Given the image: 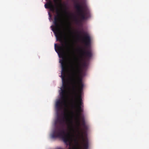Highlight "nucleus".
I'll list each match as a JSON object with an SVG mask.
<instances>
[{
    "label": "nucleus",
    "mask_w": 149,
    "mask_h": 149,
    "mask_svg": "<svg viewBox=\"0 0 149 149\" xmlns=\"http://www.w3.org/2000/svg\"><path fill=\"white\" fill-rule=\"evenodd\" d=\"M69 63L70 70L69 78L72 85L71 105L76 110L75 119L77 125V130L81 139H88L87 137L88 127L86 124L84 116L81 114L83 111V103L81 94L77 99V90L81 93L82 91L84 84L82 81L80 61L74 56L73 59H70Z\"/></svg>",
    "instance_id": "1"
},
{
    "label": "nucleus",
    "mask_w": 149,
    "mask_h": 149,
    "mask_svg": "<svg viewBox=\"0 0 149 149\" xmlns=\"http://www.w3.org/2000/svg\"><path fill=\"white\" fill-rule=\"evenodd\" d=\"M83 33L84 35L83 41L88 50L86 51L85 49H81L80 52L82 56H84L87 60H89L92 55L91 50L89 49L91 45V38L89 34L87 32H83Z\"/></svg>",
    "instance_id": "5"
},
{
    "label": "nucleus",
    "mask_w": 149,
    "mask_h": 149,
    "mask_svg": "<svg viewBox=\"0 0 149 149\" xmlns=\"http://www.w3.org/2000/svg\"><path fill=\"white\" fill-rule=\"evenodd\" d=\"M65 47L67 48V49L70 51V46L69 44H68L67 42L66 41H65Z\"/></svg>",
    "instance_id": "8"
},
{
    "label": "nucleus",
    "mask_w": 149,
    "mask_h": 149,
    "mask_svg": "<svg viewBox=\"0 0 149 149\" xmlns=\"http://www.w3.org/2000/svg\"><path fill=\"white\" fill-rule=\"evenodd\" d=\"M54 46L56 51L58 54L60 53H61L63 58L62 59L60 60L59 61V62L61 64L62 69L61 77L62 80V86L61 88V91L60 93L62 101L60 100H57L56 102L55 106L56 109L58 111H59L63 109V104H65L66 103V99L67 97L66 89L67 85L65 79V74L67 68L66 62L63 57L64 45L62 44V46H60L55 44Z\"/></svg>",
    "instance_id": "2"
},
{
    "label": "nucleus",
    "mask_w": 149,
    "mask_h": 149,
    "mask_svg": "<svg viewBox=\"0 0 149 149\" xmlns=\"http://www.w3.org/2000/svg\"><path fill=\"white\" fill-rule=\"evenodd\" d=\"M54 1L55 2L57 1H59V6L60 7V9H58V8L56 9V13L57 15L55 16L54 18V24L55 27L52 29V30H60L59 29L60 24L59 22L60 21L61 17V11L63 8L65 9L64 10V13L66 14H68V13L66 11V7L63 5L61 3V0H54Z\"/></svg>",
    "instance_id": "6"
},
{
    "label": "nucleus",
    "mask_w": 149,
    "mask_h": 149,
    "mask_svg": "<svg viewBox=\"0 0 149 149\" xmlns=\"http://www.w3.org/2000/svg\"><path fill=\"white\" fill-rule=\"evenodd\" d=\"M69 31L70 32H71V31L70 30Z\"/></svg>",
    "instance_id": "11"
},
{
    "label": "nucleus",
    "mask_w": 149,
    "mask_h": 149,
    "mask_svg": "<svg viewBox=\"0 0 149 149\" xmlns=\"http://www.w3.org/2000/svg\"><path fill=\"white\" fill-rule=\"evenodd\" d=\"M75 149H79V148H76Z\"/></svg>",
    "instance_id": "10"
},
{
    "label": "nucleus",
    "mask_w": 149,
    "mask_h": 149,
    "mask_svg": "<svg viewBox=\"0 0 149 149\" xmlns=\"http://www.w3.org/2000/svg\"><path fill=\"white\" fill-rule=\"evenodd\" d=\"M45 7L46 8H49L51 11H54V8L51 1L49 0L45 5Z\"/></svg>",
    "instance_id": "7"
},
{
    "label": "nucleus",
    "mask_w": 149,
    "mask_h": 149,
    "mask_svg": "<svg viewBox=\"0 0 149 149\" xmlns=\"http://www.w3.org/2000/svg\"><path fill=\"white\" fill-rule=\"evenodd\" d=\"M79 33H81V31H80V32H79Z\"/></svg>",
    "instance_id": "12"
},
{
    "label": "nucleus",
    "mask_w": 149,
    "mask_h": 149,
    "mask_svg": "<svg viewBox=\"0 0 149 149\" xmlns=\"http://www.w3.org/2000/svg\"><path fill=\"white\" fill-rule=\"evenodd\" d=\"M87 65L86 61H84L82 64V66L83 68H86L87 67Z\"/></svg>",
    "instance_id": "9"
},
{
    "label": "nucleus",
    "mask_w": 149,
    "mask_h": 149,
    "mask_svg": "<svg viewBox=\"0 0 149 149\" xmlns=\"http://www.w3.org/2000/svg\"><path fill=\"white\" fill-rule=\"evenodd\" d=\"M82 5L77 3L74 6L81 20H86L90 17V13L85 0H81Z\"/></svg>",
    "instance_id": "4"
},
{
    "label": "nucleus",
    "mask_w": 149,
    "mask_h": 149,
    "mask_svg": "<svg viewBox=\"0 0 149 149\" xmlns=\"http://www.w3.org/2000/svg\"><path fill=\"white\" fill-rule=\"evenodd\" d=\"M58 120L60 124L62 125L61 126H58L56 128L52 134V137L53 138H61L65 143H67L69 142L70 132H66L64 125L62 124L65 123L70 132H74V130L72 120L70 118V116L68 113L66 112L64 113L62 118L58 119Z\"/></svg>",
    "instance_id": "3"
}]
</instances>
